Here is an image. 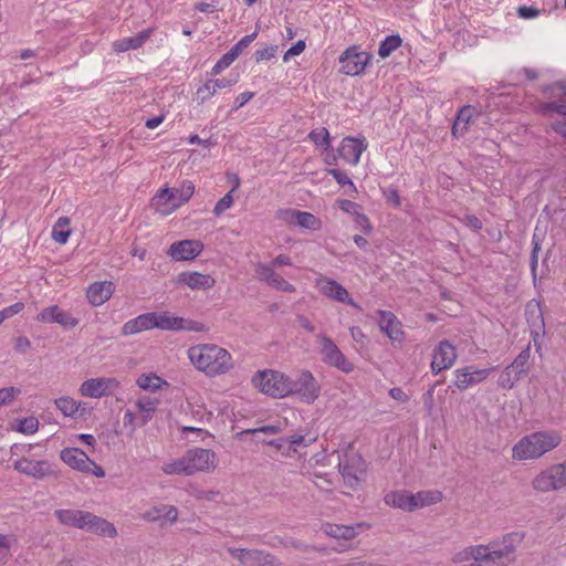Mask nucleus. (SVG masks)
Segmentation results:
<instances>
[{
    "instance_id": "f704fd0d",
    "label": "nucleus",
    "mask_w": 566,
    "mask_h": 566,
    "mask_svg": "<svg viewBox=\"0 0 566 566\" xmlns=\"http://www.w3.org/2000/svg\"><path fill=\"white\" fill-rule=\"evenodd\" d=\"M154 328L178 331L181 317L172 316L169 312H153Z\"/></svg>"
},
{
    "instance_id": "423d86ee",
    "label": "nucleus",
    "mask_w": 566,
    "mask_h": 566,
    "mask_svg": "<svg viewBox=\"0 0 566 566\" xmlns=\"http://www.w3.org/2000/svg\"><path fill=\"white\" fill-rule=\"evenodd\" d=\"M316 340L319 344L321 359L325 365L334 367L345 374H349L355 369L354 364L345 357L329 336L319 333L316 335Z\"/></svg>"
},
{
    "instance_id": "f03ea898",
    "label": "nucleus",
    "mask_w": 566,
    "mask_h": 566,
    "mask_svg": "<svg viewBox=\"0 0 566 566\" xmlns=\"http://www.w3.org/2000/svg\"><path fill=\"white\" fill-rule=\"evenodd\" d=\"M54 515L65 526L83 530L99 536L115 537L117 535V531L111 522L88 511L61 509L56 510Z\"/></svg>"
},
{
    "instance_id": "052dcab7",
    "label": "nucleus",
    "mask_w": 566,
    "mask_h": 566,
    "mask_svg": "<svg viewBox=\"0 0 566 566\" xmlns=\"http://www.w3.org/2000/svg\"><path fill=\"white\" fill-rule=\"evenodd\" d=\"M542 111L554 112L566 116V103L563 102H547L542 105Z\"/></svg>"
},
{
    "instance_id": "13d9d810",
    "label": "nucleus",
    "mask_w": 566,
    "mask_h": 566,
    "mask_svg": "<svg viewBox=\"0 0 566 566\" xmlns=\"http://www.w3.org/2000/svg\"><path fill=\"white\" fill-rule=\"evenodd\" d=\"M276 52H277V45H270L264 49L256 50L254 53L255 61L256 62L269 61L275 56Z\"/></svg>"
},
{
    "instance_id": "cd10ccee",
    "label": "nucleus",
    "mask_w": 566,
    "mask_h": 566,
    "mask_svg": "<svg viewBox=\"0 0 566 566\" xmlns=\"http://www.w3.org/2000/svg\"><path fill=\"white\" fill-rule=\"evenodd\" d=\"M178 282L189 286L191 290H209L216 283L211 275L199 272H181L178 275Z\"/></svg>"
},
{
    "instance_id": "4468645a",
    "label": "nucleus",
    "mask_w": 566,
    "mask_h": 566,
    "mask_svg": "<svg viewBox=\"0 0 566 566\" xmlns=\"http://www.w3.org/2000/svg\"><path fill=\"white\" fill-rule=\"evenodd\" d=\"M368 144L365 137H350L347 136L342 139L338 148L337 156L350 166H357L360 160L361 154L367 149Z\"/></svg>"
},
{
    "instance_id": "4c0bfd02",
    "label": "nucleus",
    "mask_w": 566,
    "mask_h": 566,
    "mask_svg": "<svg viewBox=\"0 0 566 566\" xmlns=\"http://www.w3.org/2000/svg\"><path fill=\"white\" fill-rule=\"evenodd\" d=\"M402 43L399 34L387 35L379 44L378 55L382 59L388 57Z\"/></svg>"
},
{
    "instance_id": "c756f323",
    "label": "nucleus",
    "mask_w": 566,
    "mask_h": 566,
    "mask_svg": "<svg viewBox=\"0 0 566 566\" xmlns=\"http://www.w3.org/2000/svg\"><path fill=\"white\" fill-rule=\"evenodd\" d=\"M285 213L290 216L292 222L301 228L313 231H318L322 228V221L311 212L287 209Z\"/></svg>"
},
{
    "instance_id": "9d476101",
    "label": "nucleus",
    "mask_w": 566,
    "mask_h": 566,
    "mask_svg": "<svg viewBox=\"0 0 566 566\" xmlns=\"http://www.w3.org/2000/svg\"><path fill=\"white\" fill-rule=\"evenodd\" d=\"M371 60V54L360 51L358 45L347 48L339 56L340 72L349 76H356L364 72Z\"/></svg>"
},
{
    "instance_id": "72a5a7b5",
    "label": "nucleus",
    "mask_w": 566,
    "mask_h": 566,
    "mask_svg": "<svg viewBox=\"0 0 566 566\" xmlns=\"http://www.w3.org/2000/svg\"><path fill=\"white\" fill-rule=\"evenodd\" d=\"M475 112V108L471 105L463 106L457 115V118L452 126V135L457 138L463 136L468 130V125Z\"/></svg>"
},
{
    "instance_id": "aec40b11",
    "label": "nucleus",
    "mask_w": 566,
    "mask_h": 566,
    "mask_svg": "<svg viewBox=\"0 0 566 566\" xmlns=\"http://www.w3.org/2000/svg\"><path fill=\"white\" fill-rule=\"evenodd\" d=\"M36 321L42 323H57L64 328H73L80 321L73 317L69 312L63 311L57 305H51L43 308L36 316Z\"/></svg>"
},
{
    "instance_id": "680f3d73",
    "label": "nucleus",
    "mask_w": 566,
    "mask_h": 566,
    "mask_svg": "<svg viewBox=\"0 0 566 566\" xmlns=\"http://www.w3.org/2000/svg\"><path fill=\"white\" fill-rule=\"evenodd\" d=\"M304 441H305L304 436H302V434H292L290 437L279 439L277 442L276 441H271L270 444L279 447V446H282L283 442H285V443H289L291 446H301V444H304Z\"/></svg>"
},
{
    "instance_id": "bb28decb",
    "label": "nucleus",
    "mask_w": 566,
    "mask_h": 566,
    "mask_svg": "<svg viewBox=\"0 0 566 566\" xmlns=\"http://www.w3.org/2000/svg\"><path fill=\"white\" fill-rule=\"evenodd\" d=\"M153 33L154 28H148L133 36L117 40L113 43V50L118 53L126 52L129 50H137L145 44V42L151 36Z\"/></svg>"
},
{
    "instance_id": "a19ab883",
    "label": "nucleus",
    "mask_w": 566,
    "mask_h": 566,
    "mask_svg": "<svg viewBox=\"0 0 566 566\" xmlns=\"http://www.w3.org/2000/svg\"><path fill=\"white\" fill-rule=\"evenodd\" d=\"M163 472L169 475H190L188 471V465L185 459V455L181 458L174 460L171 462L165 463L161 468Z\"/></svg>"
},
{
    "instance_id": "f257e3e1",
    "label": "nucleus",
    "mask_w": 566,
    "mask_h": 566,
    "mask_svg": "<svg viewBox=\"0 0 566 566\" xmlns=\"http://www.w3.org/2000/svg\"><path fill=\"white\" fill-rule=\"evenodd\" d=\"M187 355L195 368L208 377L224 375L234 366L231 354L217 344L193 345Z\"/></svg>"
},
{
    "instance_id": "0e129e2a",
    "label": "nucleus",
    "mask_w": 566,
    "mask_h": 566,
    "mask_svg": "<svg viewBox=\"0 0 566 566\" xmlns=\"http://www.w3.org/2000/svg\"><path fill=\"white\" fill-rule=\"evenodd\" d=\"M305 50V42L303 40H298L294 43L284 54L283 60L287 61L290 56L300 55Z\"/></svg>"
},
{
    "instance_id": "69168bd1",
    "label": "nucleus",
    "mask_w": 566,
    "mask_h": 566,
    "mask_svg": "<svg viewBox=\"0 0 566 566\" xmlns=\"http://www.w3.org/2000/svg\"><path fill=\"white\" fill-rule=\"evenodd\" d=\"M136 405L142 411L153 412L156 410L157 401L150 398H140Z\"/></svg>"
},
{
    "instance_id": "20e7f679",
    "label": "nucleus",
    "mask_w": 566,
    "mask_h": 566,
    "mask_svg": "<svg viewBox=\"0 0 566 566\" xmlns=\"http://www.w3.org/2000/svg\"><path fill=\"white\" fill-rule=\"evenodd\" d=\"M195 193V185L190 180L182 181L179 188H163L151 199L156 211L163 216L170 214L184 203L188 202Z\"/></svg>"
},
{
    "instance_id": "09e8293b",
    "label": "nucleus",
    "mask_w": 566,
    "mask_h": 566,
    "mask_svg": "<svg viewBox=\"0 0 566 566\" xmlns=\"http://www.w3.org/2000/svg\"><path fill=\"white\" fill-rule=\"evenodd\" d=\"M237 60V57H234L230 51H228L227 53H224L217 62L216 64L212 66L211 71H210V75L211 76H217L218 74H220L223 70H226L227 67H229L234 61Z\"/></svg>"
},
{
    "instance_id": "7c9ffc66",
    "label": "nucleus",
    "mask_w": 566,
    "mask_h": 566,
    "mask_svg": "<svg viewBox=\"0 0 566 566\" xmlns=\"http://www.w3.org/2000/svg\"><path fill=\"white\" fill-rule=\"evenodd\" d=\"M412 501L413 497H411V493L407 491H391L384 497L386 505L407 512H412Z\"/></svg>"
},
{
    "instance_id": "4d7b16f0",
    "label": "nucleus",
    "mask_w": 566,
    "mask_h": 566,
    "mask_svg": "<svg viewBox=\"0 0 566 566\" xmlns=\"http://www.w3.org/2000/svg\"><path fill=\"white\" fill-rule=\"evenodd\" d=\"M337 206L342 211L353 216H356L361 209L358 203L347 199H338Z\"/></svg>"
},
{
    "instance_id": "864d4df0",
    "label": "nucleus",
    "mask_w": 566,
    "mask_h": 566,
    "mask_svg": "<svg viewBox=\"0 0 566 566\" xmlns=\"http://www.w3.org/2000/svg\"><path fill=\"white\" fill-rule=\"evenodd\" d=\"M255 273L258 275V279L262 282H268L270 277L274 274V266L271 263H256L255 266Z\"/></svg>"
},
{
    "instance_id": "79ce46f5",
    "label": "nucleus",
    "mask_w": 566,
    "mask_h": 566,
    "mask_svg": "<svg viewBox=\"0 0 566 566\" xmlns=\"http://www.w3.org/2000/svg\"><path fill=\"white\" fill-rule=\"evenodd\" d=\"M239 186V178L238 176H235V185L234 187L229 191L227 192L214 206L213 208V213L219 217L221 216L226 210L230 209L233 205V191L238 188Z\"/></svg>"
},
{
    "instance_id": "c9c22d12",
    "label": "nucleus",
    "mask_w": 566,
    "mask_h": 566,
    "mask_svg": "<svg viewBox=\"0 0 566 566\" xmlns=\"http://www.w3.org/2000/svg\"><path fill=\"white\" fill-rule=\"evenodd\" d=\"M70 219L67 217H60L52 228V239L60 243L65 244L71 235Z\"/></svg>"
},
{
    "instance_id": "5701e85b",
    "label": "nucleus",
    "mask_w": 566,
    "mask_h": 566,
    "mask_svg": "<svg viewBox=\"0 0 566 566\" xmlns=\"http://www.w3.org/2000/svg\"><path fill=\"white\" fill-rule=\"evenodd\" d=\"M239 81V75L232 77H222L217 80H207L201 86L197 88L196 95L199 104L206 103L216 95L218 90L231 87Z\"/></svg>"
},
{
    "instance_id": "ea45409f",
    "label": "nucleus",
    "mask_w": 566,
    "mask_h": 566,
    "mask_svg": "<svg viewBox=\"0 0 566 566\" xmlns=\"http://www.w3.org/2000/svg\"><path fill=\"white\" fill-rule=\"evenodd\" d=\"M307 137L317 147H322L325 150L331 148V135L325 127L311 130Z\"/></svg>"
},
{
    "instance_id": "e2e57ef3",
    "label": "nucleus",
    "mask_w": 566,
    "mask_h": 566,
    "mask_svg": "<svg viewBox=\"0 0 566 566\" xmlns=\"http://www.w3.org/2000/svg\"><path fill=\"white\" fill-rule=\"evenodd\" d=\"M541 11L535 7L521 6L517 8V14L522 19H533L538 17Z\"/></svg>"
},
{
    "instance_id": "49530a36",
    "label": "nucleus",
    "mask_w": 566,
    "mask_h": 566,
    "mask_svg": "<svg viewBox=\"0 0 566 566\" xmlns=\"http://www.w3.org/2000/svg\"><path fill=\"white\" fill-rule=\"evenodd\" d=\"M531 357V348L527 346L524 348L513 360V363L510 365L517 374L522 375L525 373V367L530 360Z\"/></svg>"
},
{
    "instance_id": "58836bf2",
    "label": "nucleus",
    "mask_w": 566,
    "mask_h": 566,
    "mask_svg": "<svg viewBox=\"0 0 566 566\" xmlns=\"http://www.w3.org/2000/svg\"><path fill=\"white\" fill-rule=\"evenodd\" d=\"M136 382L142 389L149 391H156L160 389L163 385H167L164 379L155 374H143L138 377Z\"/></svg>"
},
{
    "instance_id": "603ef678",
    "label": "nucleus",
    "mask_w": 566,
    "mask_h": 566,
    "mask_svg": "<svg viewBox=\"0 0 566 566\" xmlns=\"http://www.w3.org/2000/svg\"><path fill=\"white\" fill-rule=\"evenodd\" d=\"M21 390L17 387H6L0 389V408L10 405L19 395Z\"/></svg>"
},
{
    "instance_id": "393cba45",
    "label": "nucleus",
    "mask_w": 566,
    "mask_h": 566,
    "mask_svg": "<svg viewBox=\"0 0 566 566\" xmlns=\"http://www.w3.org/2000/svg\"><path fill=\"white\" fill-rule=\"evenodd\" d=\"M367 527L368 525L366 523H357L355 525L325 523L322 530L329 537L349 541L355 538L359 534V531Z\"/></svg>"
},
{
    "instance_id": "6e6552de",
    "label": "nucleus",
    "mask_w": 566,
    "mask_h": 566,
    "mask_svg": "<svg viewBox=\"0 0 566 566\" xmlns=\"http://www.w3.org/2000/svg\"><path fill=\"white\" fill-rule=\"evenodd\" d=\"M538 492L557 491L566 486V460L538 473L532 481Z\"/></svg>"
},
{
    "instance_id": "b1692460",
    "label": "nucleus",
    "mask_w": 566,
    "mask_h": 566,
    "mask_svg": "<svg viewBox=\"0 0 566 566\" xmlns=\"http://www.w3.org/2000/svg\"><path fill=\"white\" fill-rule=\"evenodd\" d=\"M142 517L147 522H157L164 526L166 524L176 523L178 518V510L174 505L159 504L145 511Z\"/></svg>"
},
{
    "instance_id": "1a4fd4ad",
    "label": "nucleus",
    "mask_w": 566,
    "mask_h": 566,
    "mask_svg": "<svg viewBox=\"0 0 566 566\" xmlns=\"http://www.w3.org/2000/svg\"><path fill=\"white\" fill-rule=\"evenodd\" d=\"M290 396H297L303 402L313 403L321 395V386L312 371L301 370L296 379L290 378Z\"/></svg>"
},
{
    "instance_id": "2eb2a0df",
    "label": "nucleus",
    "mask_w": 566,
    "mask_h": 566,
    "mask_svg": "<svg viewBox=\"0 0 566 566\" xmlns=\"http://www.w3.org/2000/svg\"><path fill=\"white\" fill-rule=\"evenodd\" d=\"M315 287L321 294L328 298L359 308L358 304L352 298L348 291L335 280L323 276L318 277L315 281Z\"/></svg>"
},
{
    "instance_id": "c85d7f7f",
    "label": "nucleus",
    "mask_w": 566,
    "mask_h": 566,
    "mask_svg": "<svg viewBox=\"0 0 566 566\" xmlns=\"http://www.w3.org/2000/svg\"><path fill=\"white\" fill-rule=\"evenodd\" d=\"M153 328V312L144 313L127 321L122 327V335L130 336Z\"/></svg>"
},
{
    "instance_id": "c03bdc74",
    "label": "nucleus",
    "mask_w": 566,
    "mask_h": 566,
    "mask_svg": "<svg viewBox=\"0 0 566 566\" xmlns=\"http://www.w3.org/2000/svg\"><path fill=\"white\" fill-rule=\"evenodd\" d=\"M266 284L277 291H283L287 293L295 292V287L293 284L283 279L279 273L274 272V274L270 277Z\"/></svg>"
},
{
    "instance_id": "774afa93",
    "label": "nucleus",
    "mask_w": 566,
    "mask_h": 566,
    "mask_svg": "<svg viewBox=\"0 0 566 566\" xmlns=\"http://www.w3.org/2000/svg\"><path fill=\"white\" fill-rule=\"evenodd\" d=\"M31 347V342L25 336H19L14 339V349L19 353H25Z\"/></svg>"
},
{
    "instance_id": "338daca9",
    "label": "nucleus",
    "mask_w": 566,
    "mask_h": 566,
    "mask_svg": "<svg viewBox=\"0 0 566 566\" xmlns=\"http://www.w3.org/2000/svg\"><path fill=\"white\" fill-rule=\"evenodd\" d=\"M254 96V93L253 92H243L241 94H239L235 98H234V105L232 107V111H238L239 108H241L243 105H245L252 97Z\"/></svg>"
},
{
    "instance_id": "3c124183",
    "label": "nucleus",
    "mask_w": 566,
    "mask_h": 566,
    "mask_svg": "<svg viewBox=\"0 0 566 566\" xmlns=\"http://www.w3.org/2000/svg\"><path fill=\"white\" fill-rule=\"evenodd\" d=\"M532 252L530 256V268L533 273V275H536V269L538 264V252L541 250V240L538 239L537 234L534 233L532 238Z\"/></svg>"
},
{
    "instance_id": "39448f33",
    "label": "nucleus",
    "mask_w": 566,
    "mask_h": 566,
    "mask_svg": "<svg viewBox=\"0 0 566 566\" xmlns=\"http://www.w3.org/2000/svg\"><path fill=\"white\" fill-rule=\"evenodd\" d=\"M252 384L262 394L272 398L290 396V377L277 370L265 369L256 371L252 377Z\"/></svg>"
},
{
    "instance_id": "37998d69",
    "label": "nucleus",
    "mask_w": 566,
    "mask_h": 566,
    "mask_svg": "<svg viewBox=\"0 0 566 566\" xmlns=\"http://www.w3.org/2000/svg\"><path fill=\"white\" fill-rule=\"evenodd\" d=\"M520 378H521V375L517 374L512 367L507 366L501 373L497 384L503 389H511L514 387L515 382Z\"/></svg>"
},
{
    "instance_id": "7ed1b4c3",
    "label": "nucleus",
    "mask_w": 566,
    "mask_h": 566,
    "mask_svg": "<svg viewBox=\"0 0 566 566\" xmlns=\"http://www.w3.org/2000/svg\"><path fill=\"white\" fill-rule=\"evenodd\" d=\"M562 439L556 432H534L522 438L512 450L517 460L537 459L559 446Z\"/></svg>"
},
{
    "instance_id": "e433bc0d",
    "label": "nucleus",
    "mask_w": 566,
    "mask_h": 566,
    "mask_svg": "<svg viewBox=\"0 0 566 566\" xmlns=\"http://www.w3.org/2000/svg\"><path fill=\"white\" fill-rule=\"evenodd\" d=\"M411 497H413L412 511H415L438 503L441 500V493L438 491H420L416 494L411 493Z\"/></svg>"
},
{
    "instance_id": "473e14b6",
    "label": "nucleus",
    "mask_w": 566,
    "mask_h": 566,
    "mask_svg": "<svg viewBox=\"0 0 566 566\" xmlns=\"http://www.w3.org/2000/svg\"><path fill=\"white\" fill-rule=\"evenodd\" d=\"M526 321L531 328L535 329L536 334L544 332V317L541 310L539 302L533 300L527 303L525 308Z\"/></svg>"
},
{
    "instance_id": "9b49d317",
    "label": "nucleus",
    "mask_w": 566,
    "mask_h": 566,
    "mask_svg": "<svg viewBox=\"0 0 566 566\" xmlns=\"http://www.w3.org/2000/svg\"><path fill=\"white\" fill-rule=\"evenodd\" d=\"M338 469L345 484L355 490L359 485L361 476L366 471V464L360 455H344L339 458Z\"/></svg>"
},
{
    "instance_id": "4be33fe9",
    "label": "nucleus",
    "mask_w": 566,
    "mask_h": 566,
    "mask_svg": "<svg viewBox=\"0 0 566 566\" xmlns=\"http://www.w3.org/2000/svg\"><path fill=\"white\" fill-rule=\"evenodd\" d=\"M61 460L70 468L88 473L94 461L80 448H64L60 452Z\"/></svg>"
},
{
    "instance_id": "412c9836",
    "label": "nucleus",
    "mask_w": 566,
    "mask_h": 566,
    "mask_svg": "<svg viewBox=\"0 0 566 566\" xmlns=\"http://www.w3.org/2000/svg\"><path fill=\"white\" fill-rule=\"evenodd\" d=\"M377 321L379 328L385 333L391 342H402L405 334L401 328V323L397 316L389 311L379 310L377 311Z\"/></svg>"
},
{
    "instance_id": "a18cd8bd",
    "label": "nucleus",
    "mask_w": 566,
    "mask_h": 566,
    "mask_svg": "<svg viewBox=\"0 0 566 566\" xmlns=\"http://www.w3.org/2000/svg\"><path fill=\"white\" fill-rule=\"evenodd\" d=\"M39 429V421L35 417H27L18 420L17 431L24 434H33Z\"/></svg>"
},
{
    "instance_id": "de8ad7c7",
    "label": "nucleus",
    "mask_w": 566,
    "mask_h": 566,
    "mask_svg": "<svg viewBox=\"0 0 566 566\" xmlns=\"http://www.w3.org/2000/svg\"><path fill=\"white\" fill-rule=\"evenodd\" d=\"M327 172L337 181V184L339 186H342V187L347 186L353 192H357V188H356L355 184L352 181V179L348 177V175L345 171L333 168V169H328Z\"/></svg>"
},
{
    "instance_id": "a878e982",
    "label": "nucleus",
    "mask_w": 566,
    "mask_h": 566,
    "mask_svg": "<svg viewBox=\"0 0 566 566\" xmlns=\"http://www.w3.org/2000/svg\"><path fill=\"white\" fill-rule=\"evenodd\" d=\"M113 293L114 284L111 281L94 282L88 286L86 297L93 306H99L106 303Z\"/></svg>"
},
{
    "instance_id": "a211bd4d",
    "label": "nucleus",
    "mask_w": 566,
    "mask_h": 566,
    "mask_svg": "<svg viewBox=\"0 0 566 566\" xmlns=\"http://www.w3.org/2000/svg\"><path fill=\"white\" fill-rule=\"evenodd\" d=\"M495 369V367L485 368V369H474L471 367L459 368L454 370L455 379L453 385L459 390H465L469 387H472L479 382H482L484 379L489 377V375Z\"/></svg>"
},
{
    "instance_id": "5fc2aeb1",
    "label": "nucleus",
    "mask_w": 566,
    "mask_h": 566,
    "mask_svg": "<svg viewBox=\"0 0 566 566\" xmlns=\"http://www.w3.org/2000/svg\"><path fill=\"white\" fill-rule=\"evenodd\" d=\"M24 310L23 302H17L8 307H4L0 311V324H2L6 319L19 314Z\"/></svg>"
},
{
    "instance_id": "ddd939ff",
    "label": "nucleus",
    "mask_w": 566,
    "mask_h": 566,
    "mask_svg": "<svg viewBox=\"0 0 566 566\" xmlns=\"http://www.w3.org/2000/svg\"><path fill=\"white\" fill-rule=\"evenodd\" d=\"M120 386V382L113 377L91 378L83 381L78 392L83 397L102 398L113 395Z\"/></svg>"
},
{
    "instance_id": "0eeeda50",
    "label": "nucleus",
    "mask_w": 566,
    "mask_h": 566,
    "mask_svg": "<svg viewBox=\"0 0 566 566\" xmlns=\"http://www.w3.org/2000/svg\"><path fill=\"white\" fill-rule=\"evenodd\" d=\"M227 552L240 566H281L280 560L264 549L228 547Z\"/></svg>"
},
{
    "instance_id": "6e6d98bb",
    "label": "nucleus",
    "mask_w": 566,
    "mask_h": 566,
    "mask_svg": "<svg viewBox=\"0 0 566 566\" xmlns=\"http://www.w3.org/2000/svg\"><path fill=\"white\" fill-rule=\"evenodd\" d=\"M178 331H189V332H203L206 331L205 324L198 321L186 319L181 317L180 326Z\"/></svg>"
},
{
    "instance_id": "6ab92c4d",
    "label": "nucleus",
    "mask_w": 566,
    "mask_h": 566,
    "mask_svg": "<svg viewBox=\"0 0 566 566\" xmlns=\"http://www.w3.org/2000/svg\"><path fill=\"white\" fill-rule=\"evenodd\" d=\"M203 251V243L199 240H181L174 242L169 248V255L176 261H189Z\"/></svg>"
},
{
    "instance_id": "8fccbe9b",
    "label": "nucleus",
    "mask_w": 566,
    "mask_h": 566,
    "mask_svg": "<svg viewBox=\"0 0 566 566\" xmlns=\"http://www.w3.org/2000/svg\"><path fill=\"white\" fill-rule=\"evenodd\" d=\"M258 36V31L252 32L251 34L244 35L239 42H237L229 51L234 57H239V55L247 49Z\"/></svg>"
},
{
    "instance_id": "bf43d9fd",
    "label": "nucleus",
    "mask_w": 566,
    "mask_h": 566,
    "mask_svg": "<svg viewBox=\"0 0 566 566\" xmlns=\"http://www.w3.org/2000/svg\"><path fill=\"white\" fill-rule=\"evenodd\" d=\"M355 217V224L357 228L361 229L365 234H369L373 230L371 223L366 214L361 213L360 211L354 216Z\"/></svg>"
},
{
    "instance_id": "2f4dec72",
    "label": "nucleus",
    "mask_w": 566,
    "mask_h": 566,
    "mask_svg": "<svg viewBox=\"0 0 566 566\" xmlns=\"http://www.w3.org/2000/svg\"><path fill=\"white\" fill-rule=\"evenodd\" d=\"M56 408L65 416V417H76L83 415L86 410V403L83 401H77L72 397L64 396L54 400Z\"/></svg>"
},
{
    "instance_id": "f8f14e48",
    "label": "nucleus",
    "mask_w": 566,
    "mask_h": 566,
    "mask_svg": "<svg viewBox=\"0 0 566 566\" xmlns=\"http://www.w3.org/2000/svg\"><path fill=\"white\" fill-rule=\"evenodd\" d=\"M184 455L190 475L197 472H210L217 468V455L212 450L193 448Z\"/></svg>"
},
{
    "instance_id": "dca6fc26",
    "label": "nucleus",
    "mask_w": 566,
    "mask_h": 566,
    "mask_svg": "<svg viewBox=\"0 0 566 566\" xmlns=\"http://www.w3.org/2000/svg\"><path fill=\"white\" fill-rule=\"evenodd\" d=\"M458 354L455 347L449 340H441L433 349L431 370L438 375L442 370L449 369L457 360Z\"/></svg>"
},
{
    "instance_id": "f3484780",
    "label": "nucleus",
    "mask_w": 566,
    "mask_h": 566,
    "mask_svg": "<svg viewBox=\"0 0 566 566\" xmlns=\"http://www.w3.org/2000/svg\"><path fill=\"white\" fill-rule=\"evenodd\" d=\"M13 468L15 471L38 480L54 474L51 463L46 460L21 458L13 462Z\"/></svg>"
}]
</instances>
